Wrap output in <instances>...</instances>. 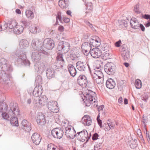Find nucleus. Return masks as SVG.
Here are the masks:
<instances>
[{"instance_id":"nucleus-7","label":"nucleus","mask_w":150,"mask_h":150,"mask_svg":"<svg viewBox=\"0 0 150 150\" xmlns=\"http://www.w3.org/2000/svg\"><path fill=\"white\" fill-rule=\"evenodd\" d=\"M57 105V103L56 101H50L47 103V106L51 111L54 113H57L59 111V108Z\"/></svg>"},{"instance_id":"nucleus-5","label":"nucleus","mask_w":150,"mask_h":150,"mask_svg":"<svg viewBox=\"0 0 150 150\" xmlns=\"http://www.w3.org/2000/svg\"><path fill=\"white\" fill-rule=\"evenodd\" d=\"M76 137L80 141L84 142H87L91 136V133L88 135V133L86 130H84L81 132H78L76 134Z\"/></svg>"},{"instance_id":"nucleus-37","label":"nucleus","mask_w":150,"mask_h":150,"mask_svg":"<svg viewBox=\"0 0 150 150\" xmlns=\"http://www.w3.org/2000/svg\"><path fill=\"white\" fill-rule=\"evenodd\" d=\"M30 32L31 33L34 34L39 33L41 31L39 28H38L34 26L30 27Z\"/></svg>"},{"instance_id":"nucleus-39","label":"nucleus","mask_w":150,"mask_h":150,"mask_svg":"<svg viewBox=\"0 0 150 150\" xmlns=\"http://www.w3.org/2000/svg\"><path fill=\"white\" fill-rule=\"evenodd\" d=\"M87 11L86 13H88L90 12L93 9V5L91 3H88L85 4Z\"/></svg>"},{"instance_id":"nucleus-27","label":"nucleus","mask_w":150,"mask_h":150,"mask_svg":"<svg viewBox=\"0 0 150 150\" xmlns=\"http://www.w3.org/2000/svg\"><path fill=\"white\" fill-rule=\"evenodd\" d=\"M130 24L131 27L133 28L134 29L139 28V23L138 21L135 18H132L131 19Z\"/></svg>"},{"instance_id":"nucleus-33","label":"nucleus","mask_w":150,"mask_h":150,"mask_svg":"<svg viewBox=\"0 0 150 150\" xmlns=\"http://www.w3.org/2000/svg\"><path fill=\"white\" fill-rule=\"evenodd\" d=\"M8 27L10 29L14 30L15 28L17 25V22L16 21L13 20L9 21L8 23Z\"/></svg>"},{"instance_id":"nucleus-38","label":"nucleus","mask_w":150,"mask_h":150,"mask_svg":"<svg viewBox=\"0 0 150 150\" xmlns=\"http://www.w3.org/2000/svg\"><path fill=\"white\" fill-rule=\"evenodd\" d=\"M46 75L49 78H51L54 76V72L50 69H47L46 71Z\"/></svg>"},{"instance_id":"nucleus-62","label":"nucleus","mask_w":150,"mask_h":150,"mask_svg":"<svg viewBox=\"0 0 150 150\" xmlns=\"http://www.w3.org/2000/svg\"><path fill=\"white\" fill-rule=\"evenodd\" d=\"M67 80L68 81V84L69 85V83L72 84V82H73V79L72 77H71L70 78H68L67 79Z\"/></svg>"},{"instance_id":"nucleus-59","label":"nucleus","mask_w":150,"mask_h":150,"mask_svg":"<svg viewBox=\"0 0 150 150\" xmlns=\"http://www.w3.org/2000/svg\"><path fill=\"white\" fill-rule=\"evenodd\" d=\"M121 41L120 40L119 41L117 42H116L115 43V46L116 47H119L121 45Z\"/></svg>"},{"instance_id":"nucleus-11","label":"nucleus","mask_w":150,"mask_h":150,"mask_svg":"<svg viewBox=\"0 0 150 150\" xmlns=\"http://www.w3.org/2000/svg\"><path fill=\"white\" fill-rule=\"evenodd\" d=\"M54 45L53 40L50 38H46L44 40L43 46L48 50L52 49L54 47Z\"/></svg>"},{"instance_id":"nucleus-3","label":"nucleus","mask_w":150,"mask_h":150,"mask_svg":"<svg viewBox=\"0 0 150 150\" xmlns=\"http://www.w3.org/2000/svg\"><path fill=\"white\" fill-rule=\"evenodd\" d=\"M8 112L9 115L13 116L10 120L11 124L13 126H18L19 124L17 116L19 115L20 112L17 104L11 103L10 109L8 110Z\"/></svg>"},{"instance_id":"nucleus-6","label":"nucleus","mask_w":150,"mask_h":150,"mask_svg":"<svg viewBox=\"0 0 150 150\" xmlns=\"http://www.w3.org/2000/svg\"><path fill=\"white\" fill-rule=\"evenodd\" d=\"M115 64L112 62L107 63L104 67L105 71L109 75L113 74L115 72Z\"/></svg>"},{"instance_id":"nucleus-18","label":"nucleus","mask_w":150,"mask_h":150,"mask_svg":"<svg viewBox=\"0 0 150 150\" xmlns=\"http://www.w3.org/2000/svg\"><path fill=\"white\" fill-rule=\"evenodd\" d=\"M91 44L87 42H85L82 44L81 48L83 52L87 54L90 52L91 50Z\"/></svg>"},{"instance_id":"nucleus-58","label":"nucleus","mask_w":150,"mask_h":150,"mask_svg":"<svg viewBox=\"0 0 150 150\" xmlns=\"http://www.w3.org/2000/svg\"><path fill=\"white\" fill-rule=\"evenodd\" d=\"M98 134L97 133H95L94 134H93L92 136V139L93 140H95L97 139H98Z\"/></svg>"},{"instance_id":"nucleus-46","label":"nucleus","mask_w":150,"mask_h":150,"mask_svg":"<svg viewBox=\"0 0 150 150\" xmlns=\"http://www.w3.org/2000/svg\"><path fill=\"white\" fill-rule=\"evenodd\" d=\"M59 6L62 8H66L65 0H60L58 2Z\"/></svg>"},{"instance_id":"nucleus-30","label":"nucleus","mask_w":150,"mask_h":150,"mask_svg":"<svg viewBox=\"0 0 150 150\" xmlns=\"http://www.w3.org/2000/svg\"><path fill=\"white\" fill-rule=\"evenodd\" d=\"M4 100L0 101V112L6 111L8 108V106L5 103H3Z\"/></svg>"},{"instance_id":"nucleus-15","label":"nucleus","mask_w":150,"mask_h":150,"mask_svg":"<svg viewBox=\"0 0 150 150\" xmlns=\"http://www.w3.org/2000/svg\"><path fill=\"white\" fill-rule=\"evenodd\" d=\"M63 55L58 54L57 57V60L56 62L55 65L57 67H62L64 63V59H63Z\"/></svg>"},{"instance_id":"nucleus-54","label":"nucleus","mask_w":150,"mask_h":150,"mask_svg":"<svg viewBox=\"0 0 150 150\" xmlns=\"http://www.w3.org/2000/svg\"><path fill=\"white\" fill-rule=\"evenodd\" d=\"M139 5L137 4L134 7V12L137 13L139 14L140 13V11H139Z\"/></svg>"},{"instance_id":"nucleus-44","label":"nucleus","mask_w":150,"mask_h":150,"mask_svg":"<svg viewBox=\"0 0 150 150\" xmlns=\"http://www.w3.org/2000/svg\"><path fill=\"white\" fill-rule=\"evenodd\" d=\"M135 85L137 88L139 89L142 87V82L140 80L137 79L135 81Z\"/></svg>"},{"instance_id":"nucleus-31","label":"nucleus","mask_w":150,"mask_h":150,"mask_svg":"<svg viewBox=\"0 0 150 150\" xmlns=\"http://www.w3.org/2000/svg\"><path fill=\"white\" fill-rule=\"evenodd\" d=\"M23 29V26L22 25H17L16 27L15 28L13 31L15 33L19 34L22 33Z\"/></svg>"},{"instance_id":"nucleus-43","label":"nucleus","mask_w":150,"mask_h":150,"mask_svg":"<svg viewBox=\"0 0 150 150\" xmlns=\"http://www.w3.org/2000/svg\"><path fill=\"white\" fill-rule=\"evenodd\" d=\"M66 55L67 56L66 57V58L70 57L72 59V57H74V51L72 50H69L68 51L66 52Z\"/></svg>"},{"instance_id":"nucleus-24","label":"nucleus","mask_w":150,"mask_h":150,"mask_svg":"<svg viewBox=\"0 0 150 150\" xmlns=\"http://www.w3.org/2000/svg\"><path fill=\"white\" fill-rule=\"evenodd\" d=\"M101 67H96L94 69V72L93 75L94 76L98 78H104L103 75L101 71Z\"/></svg>"},{"instance_id":"nucleus-10","label":"nucleus","mask_w":150,"mask_h":150,"mask_svg":"<svg viewBox=\"0 0 150 150\" xmlns=\"http://www.w3.org/2000/svg\"><path fill=\"white\" fill-rule=\"evenodd\" d=\"M76 134L74 127L71 126H69L66 127V137L70 139H73Z\"/></svg>"},{"instance_id":"nucleus-1","label":"nucleus","mask_w":150,"mask_h":150,"mask_svg":"<svg viewBox=\"0 0 150 150\" xmlns=\"http://www.w3.org/2000/svg\"><path fill=\"white\" fill-rule=\"evenodd\" d=\"M20 47L21 50H17L16 52L12 53L11 54V57L15 59V63L18 65H25L29 66L30 62L26 60V52L25 50L29 46V43L27 40L23 39L20 40Z\"/></svg>"},{"instance_id":"nucleus-48","label":"nucleus","mask_w":150,"mask_h":150,"mask_svg":"<svg viewBox=\"0 0 150 150\" xmlns=\"http://www.w3.org/2000/svg\"><path fill=\"white\" fill-rule=\"evenodd\" d=\"M42 78L41 76L38 75L36 77L35 81L37 84H38V85H40V84L42 83Z\"/></svg>"},{"instance_id":"nucleus-34","label":"nucleus","mask_w":150,"mask_h":150,"mask_svg":"<svg viewBox=\"0 0 150 150\" xmlns=\"http://www.w3.org/2000/svg\"><path fill=\"white\" fill-rule=\"evenodd\" d=\"M20 24L21 25L23 26V28H26L28 27L30 25V21L23 19H22L20 21Z\"/></svg>"},{"instance_id":"nucleus-14","label":"nucleus","mask_w":150,"mask_h":150,"mask_svg":"<svg viewBox=\"0 0 150 150\" xmlns=\"http://www.w3.org/2000/svg\"><path fill=\"white\" fill-rule=\"evenodd\" d=\"M36 120L37 123L41 125H44L46 122L45 115L41 112L38 113Z\"/></svg>"},{"instance_id":"nucleus-52","label":"nucleus","mask_w":150,"mask_h":150,"mask_svg":"<svg viewBox=\"0 0 150 150\" xmlns=\"http://www.w3.org/2000/svg\"><path fill=\"white\" fill-rule=\"evenodd\" d=\"M61 43H59L58 46V49L59 51H61L62 52L65 49V46L64 45H61Z\"/></svg>"},{"instance_id":"nucleus-35","label":"nucleus","mask_w":150,"mask_h":150,"mask_svg":"<svg viewBox=\"0 0 150 150\" xmlns=\"http://www.w3.org/2000/svg\"><path fill=\"white\" fill-rule=\"evenodd\" d=\"M148 122L147 117L143 115L142 118V126L146 129V123Z\"/></svg>"},{"instance_id":"nucleus-9","label":"nucleus","mask_w":150,"mask_h":150,"mask_svg":"<svg viewBox=\"0 0 150 150\" xmlns=\"http://www.w3.org/2000/svg\"><path fill=\"white\" fill-rule=\"evenodd\" d=\"M63 133V130L58 128H55L51 131V134L53 137L58 139L62 137Z\"/></svg>"},{"instance_id":"nucleus-8","label":"nucleus","mask_w":150,"mask_h":150,"mask_svg":"<svg viewBox=\"0 0 150 150\" xmlns=\"http://www.w3.org/2000/svg\"><path fill=\"white\" fill-rule=\"evenodd\" d=\"M31 45L34 49L39 51L43 48V43L42 41L38 39L33 40L31 43Z\"/></svg>"},{"instance_id":"nucleus-25","label":"nucleus","mask_w":150,"mask_h":150,"mask_svg":"<svg viewBox=\"0 0 150 150\" xmlns=\"http://www.w3.org/2000/svg\"><path fill=\"white\" fill-rule=\"evenodd\" d=\"M67 69L70 76L72 77H74L76 74L77 72L74 66L72 64H69L67 66Z\"/></svg>"},{"instance_id":"nucleus-56","label":"nucleus","mask_w":150,"mask_h":150,"mask_svg":"<svg viewBox=\"0 0 150 150\" xmlns=\"http://www.w3.org/2000/svg\"><path fill=\"white\" fill-rule=\"evenodd\" d=\"M148 96L147 94H144L143 96H142V100L144 101H146V100L148 99Z\"/></svg>"},{"instance_id":"nucleus-47","label":"nucleus","mask_w":150,"mask_h":150,"mask_svg":"<svg viewBox=\"0 0 150 150\" xmlns=\"http://www.w3.org/2000/svg\"><path fill=\"white\" fill-rule=\"evenodd\" d=\"M9 114H8L5 112H3L1 114L2 118L6 120L9 121Z\"/></svg>"},{"instance_id":"nucleus-4","label":"nucleus","mask_w":150,"mask_h":150,"mask_svg":"<svg viewBox=\"0 0 150 150\" xmlns=\"http://www.w3.org/2000/svg\"><path fill=\"white\" fill-rule=\"evenodd\" d=\"M84 104L87 107L89 106L91 104L94 107H97V98L96 93L91 90H88L84 95V98H82Z\"/></svg>"},{"instance_id":"nucleus-2","label":"nucleus","mask_w":150,"mask_h":150,"mask_svg":"<svg viewBox=\"0 0 150 150\" xmlns=\"http://www.w3.org/2000/svg\"><path fill=\"white\" fill-rule=\"evenodd\" d=\"M8 62L4 58L0 60V66L1 71L0 74V81L5 84L9 82L11 77V73L13 71L12 66L8 64Z\"/></svg>"},{"instance_id":"nucleus-21","label":"nucleus","mask_w":150,"mask_h":150,"mask_svg":"<svg viewBox=\"0 0 150 150\" xmlns=\"http://www.w3.org/2000/svg\"><path fill=\"white\" fill-rule=\"evenodd\" d=\"M42 90V88L41 85L37 86L34 88L33 94L35 97H38L39 95L41 94Z\"/></svg>"},{"instance_id":"nucleus-42","label":"nucleus","mask_w":150,"mask_h":150,"mask_svg":"<svg viewBox=\"0 0 150 150\" xmlns=\"http://www.w3.org/2000/svg\"><path fill=\"white\" fill-rule=\"evenodd\" d=\"M120 28H126L127 25V22L124 20H122L119 22Z\"/></svg>"},{"instance_id":"nucleus-60","label":"nucleus","mask_w":150,"mask_h":150,"mask_svg":"<svg viewBox=\"0 0 150 150\" xmlns=\"http://www.w3.org/2000/svg\"><path fill=\"white\" fill-rule=\"evenodd\" d=\"M101 149L100 146L98 144L96 145L94 147V150H100Z\"/></svg>"},{"instance_id":"nucleus-57","label":"nucleus","mask_w":150,"mask_h":150,"mask_svg":"<svg viewBox=\"0 0 150 150\" xmlns=\"http://www.w3.org/2000/svg\"><path fill=\"white\" fill-rule=\"evenodd\" d=\"M137 134L139 136V137L142 140L143 139V136L142 135L141 131V130L139 129H138L137 131Z\"/></svg>"},{"instance_id":"nucleus-50","label":"nucleus","mask_w":150,"mask_h":150,"mask_svg":"<svg viewBox=\"0 0 150 150\" xmlns=\"http://www.w3.org/2000/svg\"><path fill=\"white\" fill-rule=\"evenodd\" d=\"M58 149V148L52 144H50L47 146V150H54Z\"/></svg>"},{"instance_id":"nucleus-61","label":"nucleus","mask_w":150,"mask_h":150,"mask_svg":"<svg viewBox=\"0 0 150 150\" xmlns=\"http://www.w3.org/2000/svg\"><path fill=\"white\" fill-rule=\"evenodd\" d=\"M146 137L149 143H150V137L149 134L146 131Z\"/></svg>"},{"instance_id":"nucleus-53","label":"nucleus","mask_w":150,"mask_h":150,"mask_svg":"<svg viewBox=\"0 0 150 150\" xmlns=\"http://www.w3.org/2000/svg\"><path fill=\"white\" fill-rule=\"evenodd\" d=\"M104 108V106L103 105L98 106L97 108L98 111L99 112V114L101 113L102 114H103V108Z\"/></svg>"},{"instance_id":"nucleus-19","label":"nucleus","mask_w":150,"mask_h":150,"mask_svg":"<svg viewBox=\"0 0 150 150\" xmlns=\"http://www.w3.org/2000/svg\"><path fill=\"white\" fill-rule=\"evenodd\" d=\"M76 67L77 69L80 71H86L88 67V65L83 62L79 61L77 62Z\"/></svg>"},{"instance_id":"nucleus-32","label":"nucleus","mask_w":150,"mask_h":150,"mask_svg":"<svg viewBox=\"0 0 150 150\" xmlns=\"http://www.w3.org/2000/svg\"><path fill=\"white\" fill-rule=\"evenodd\" d=\"M102 50L106 52V54H108V52L111 50V47L107 44H103L101 46Z\"/></svg>"},{"instance_id":"nucleus-51","label":"nucleus","mask_w":150,"mask_h":150,"mask_svg":"<svg viewBox=\"0 0 150 150\" xmlns=\"http://www.w3.org/2000/svg\"><path fill=\"white\" fill-rule=\"evenodd\" d=\"M109 125H110L108 123H105L104 124L103 127L105 131H108L111 129Z\"/></svg>"},{"instance_id":"nucleus-40","label":"nucleus","mask_w":150,"mask_h":150,"mask_svg":"<svg viewBox=\"0 0 150 150\" xmlns=\"http://www.w3.org/2000/svg\"><path fill=\"white\" fill-rule=\"evenodd\" d=\"M94 80L95 82L99 84H101L103 83L104 78H98L94 76Z\"/></svg>"},{"instance_id":"nucleus-45","label":"nucleus","mask_w":150,"mask_h":150,"mask_svg":"<svg viewBox=\"0 0 150 150\" xmlns=\"http://www.w3.org/2000/svg\"><path fill=\"white\" fill-rule=\"evenodd\" d=\"M56 22L54 24L55 25H57L58 24V20L61 23L62 22V16H61V13L60 12H59L58 13L56 17Z\"/></svg>"},{"instance_id":"nucleus-23","label":"nucleus","mask_w":150,"mask_h":150,"mask_svg":"<svg viewBox=\"0 0 150 150\" xmlns=\"http://www.w3.org/2000/svg\"><path fill=\"white\" fill-rule=\"evenodd\" d=\"M41 54L38 51L33 52L31 56L33 61L35 62H37L41 58Z\"/></svg>"},{"instance_id":"nucleus-16","label":"nucleus","mask_w":150,"mask_h":150,"mask_svg":"<svg viewBox=\"0 0 150 150\" xmlns=\"http://www.w3.org/2000/svg\"><path fill=\"white\" fill-rule=\"evenodd\" d=\"M42 138L40 134L36 132L34 133L32 135L31 139L32 142L36 145H38L40 143Z\"/></svg>"},{"instance_id":"nucleus-49","label":"nucleus","mask_w":150,"mask_h":150,"mask_svg":"<svg viewBox=\"0 0 150 150\" xmlns=\"http://www.w3.org/2000/svg\"><path fill=\"white\" fill-rule=\"evenodd\" d=\"M38 65V70L41 71H43L45 69V65L43 63H39Z\"/></svg>"},{"instance_id":"nucleus-22","label":"nucleus","mask_w":150,"mask_h":150,"mask_svg":"<svg viewBox=\"0 0 150 150\" xmlns=\"http://www.w3.org/2000/svg\"><path fill=\"white\" fill-rule=\"evenodd\" d=\"M93 38L92 41L90 42L91 45L96 48L99 47L101 42L100 39L97 36H95Z\"/></svg>"},{"instance_id":"nucleus-13","label":"nucleus","mask_w":150,"mask_h":150,"mask_svg":"<svg viewBox=\"0 0 150 150\" xmlns=\"http://www.w3.org/2000/svg\"><path fill=\"white\" fill-rule=\"evenodd\" d=\"M21 127V128L25 132H29L31 129V124L25 120L22 121Z\"/></svg>"},{"instance_id":"nucleus-26","label":"nucleus","mask_w":150,"mask_h":150,"mask_svg":"<svg viewBox=\"0 0 150 150\" xmlns=\"http://www.w3.org/2000/svg\"><path fill=\"white\" fill-rule=\"evenodd\" d=\"M106 85L108 88L112 89L115 87L116 83L113 79L111 78L108 79L106 81Z\"/></svg>"},{"instance_id":"nucleus-12","label":"nucleus","mask_w":150,"mask_h":150,"mask_svg":"<svg viewBox=\"0 0 150 150\" xmlns=\"http://www.w3.org/2000/svg\"><path fill=\"white\" fill-rule=\"evenodd\" d=\"M77 82L79 85L83 88L86 87L88 84L86 77L83 75H80L78 77Z\"/></svg>"},{"instance_id":"nucleus-63","label":"nucleus","mask_w":150,"mask_h":150,"mask_svg":"<svg viewBox=\"0 0 150 150\" xmlns=\"http://www.w3.org/2000/svg\"><path fill=\"white\" fill-rule=\"evenodd\" d=\"M98 123L99 125L100 126L101 128L102 127V122L101 120L100 119H99L98 120H97Z\"/></svg>"},{"instance_id":"nucleus-64","label":"nucleus","mask_w":150,"mask_h":150,"mask_svg":"<svg viewBox=\"0 0 150 150\" xmlns=\"http://www.w3.org/2000/svg\"><path fill=\"white\" fill-rule=\"evenodd\" d=\"M64 29V28L63 26L60 25L59 26L58 28V30L59 31L62 32L63 31Z\"/></svg>"},{"instance_id":"nucleus-20","label":"nucleus","mask_w":150,"mask_h":150,"mask_svg":"<svg viewBox=\"0 0 150 150\" xmlns=\"http://www.w3.org/2000/svg\"><path fill=\"white\" fill-rule=\"evenodd\" d=\"M82 122L84 125L89 126L92 123V120L90 116L88 115H84L82 118Z\"/></svg>"},{"instance_id":"nucleus-36","label":"nucleus","mask_w":150,"mask_h":150,"mask_svg":"<svg viewBox=\"0 0 150 150\" xmlns=\"http://www.w3.org/2000/svg\"><path fill=\"white\" fill-rule=\"evenodd\" d=\"M25 14L26 17L30 19L33 18L34 16L33 12L30 10L26 11L25 12Z\"/></svg>"},{"instance_id":"nucleus-28","label":"nucleus","mask_w":150,"mask_h":150,"mask_svg":"<svg viewBox=\"0 0 150 150\" xmlns=\"http://www.w3.org/2000/svg\"><path fill=\"white\" fill-rule=\"evenodd\" d=\"M121 56L124 60L127 59L129 57V54L128 50L125 47H123L121 51Z\"/></svg>"},{"instance_id":"nucleus-17","label":"nucleus","mask_w":150,"mask_h":150,"mask_svg":"<svg viewBox=\"0 0 150 150\" xmlns=\"http://www.w3.org/2000/svg\"><path fill=\"white\" fill-rule=\"evenodd\" d=\"M90 52L91 56L93 58H99L102 54L101 50L96 47L94 48L91 50Z\"/></svg>"},{"instance_id":"nucleus-41","label":"nucleus","mask_w":150,"mask_h":150,"mask_svg":"<svg viewBox=\"0 0 150 150\" xmlns=\"http://www.w3.org/2000/svg\"><path fill=\"white\" fill-rule=\"evenodd\" d=\"M8 26V24H7L6 22H4L1 23L0 24V32L6 29Z\"/></svg>"},{"instance_id":"nucleus-55","label":"nucleus","mask_w":150,"mask_h":150,"mask_svg":"<svg viewBox=\"0 0 150 150\" xmlns=\"http://www.w3.org/2000/svg\"><path fill=\"white\" fill-rule=\"evenodd\" d=\"M115 124L116 125H117V123L115 122V123L113 122H110V123L109 124L110 125V128L111 129H114V127L115 126Z\"/></svg>"},{"instance_id":"nucleus-29","label":"nucleus","mask_w":150,"mask_h":150,"mask_svg":"<svg viewBox=\"0 0 150 150\" xmlns=\"http://www.w3.org/2000/svg\"><path fill=\"white\" fill-rule=\"evenodd\" d=\"M47 100L48 98L45 96H41L39 97L38 102L39 105H44L47 102Z\"/></svg>"}]
</instances>
